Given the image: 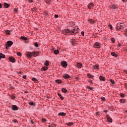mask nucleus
<instances>
[{
	"mask_svg": "<svg viewBox=\"0 0 127 127\" xmlns=\"http://www.w3.org/2000/svg\"><path fill=\"white\" fill-rule=\"evenodd\" d=\"M6 34H8V35H9V34H10V31H9V30H6Z\"/></svg>",
	"mask_w": 127,
	"mask_h": 127,
	"instance_id": "nucleus-43",
	"label": "nucleus"
},
{
	"mask_svg": "<svg viewBox=\"0 0 127 127\" xmlns=\"http://www.w3.org/2000/svg\"><path fill=\"white\" fill-rule=\"evenodd\" d=\"M95 115H96V116H99L100 115V113H99V112H96Z\"/></svg>",
	"mask_w": 127,
	"mask_h": 127,
	"instance_id": "nucleus-54",
	"label": "nucleus"
},
{
	"mask_svg": "<svg viewBox=\"0 0 127 127\" xmlns=\"http://www.w3.org/2000/svg\"><path fill=\"white\" fill-rule=\"evenodd\" d=\"M57 126V125L56 124H51V125H49L48 127H56Z\"/></svg>",
	"mask_w": 127,
	"mask_h": 127,
	"instance_id": "nucleus-35",
	"label": "nucleus"
},
{
	"mask_svg": "<svg viewBox=\"0 0 127 127\" xmlns=\"http://www.w3.org/2000/svg\"><path fill=\"white\" fill-rule=\"evenodd\" d=\"M75 79H76V80H79V77H75Z\"/></svg>",
	"mask_w": 127,
	"mask_h": 127,
	"instance_id": "nucleus-61",
	"label": "nucleus"
},
{
	"mask_svg": "<svg viewBox=\"0 0 127 127\" xmlns=\"http://www.w3.org/2000/svg\"><path fill=\"white\" fill-rule=\"evenodd\" d=\"M13 122H14L15 123H16V124L18 123V121L16 119H15L14 121H13Z\"/></svg>",
	"mask_w": 127,
	"mask_h": 127,
	"instance_id": "nucleus-48",
	"label": "nucleus"
},
{
	"mask_svg": "<svg viewBox=\"0 0 127 127\" xmlns=\"http://www.w3.org/2000/svg\"><path fill=\"white\" fill-rule=\"evenodd\" d=\"M109 117H110V115H109L108 114H106V118H107V119H108V118H109Z\"/></svg>",
	"mask_w": 127,
	"mask_h": 127,
	"instance_id": "nucleus-57",
	"label": "nucleus"
},
{
	"mask_svg": "<svg viewBox=\"0 0 127 127\" xmlns=\"http://www.w3.org/2000/svg\"><path fill=\"white\" fill-rule=\"evenodd\" d=\"M1 7H2V5L0 3V8H1Z\"/></svg>",
	"mask_w": 127,
	"mask_h": 127,
	"instance_id": "nucleus-60",
	"label": "nucleus"
},
{
	"mask_svg": "<svg viewBox=\"0 0 127 127\" xmlns=\"http://www.w3.org/2000/svg\"><path fill=\"white\" fill-rule=\"evenodd\" d=\"M13 44V42L11 41H8L7 42V44L6 45V48L7 49L8 47H10L11 45Z\"/></svg>",
	"mask_w": 127,
	"mask_h": 127,
	"instance_id": "nucleus-4",
	"label": "nucleus"
},
{
	"mask_svg": "<svg viewBox=\"0 0 127 127\" xmlns=\"http://www.w3.org/2000/svg\"><path fill=\"white\" fill-rule=\"evenodd\" d=\"M87 7H88V8H89V9H91L92 7H94V3H93V2L89 3L88 4Z\"/></svg>",
	"mask_w": 127,
	"mask_h": 127,
	"instance_id": "nucleus-9",
	"label": "nucleus"
},
{
	"mask_svg": "<svg viewBox=\"0 0 127 127\" xmlns=\"http://www.w3.org/2000/svg\"><path fill=\"white\" fill-rule=\"evenodd\" d=\"M109 27L110 28V29H113V25H112L111 24L109 25Z\"/></svg>",
	"mask_w": 127,
	"mask_h": 127,
	"instance_id": "nucleus-50",
	"label": "nucleus"
},
{
	"mask_svg": "<svg viewBox=\"0 0 127 127\" xmlns=\"http://www.w3.org/2000/svg\"><path fill=\"white\" fill-rule=\"evenodd\" d=\"M58 96L59 97L61 100H64V97H63V96H62V95H61V94H60V93H58Z\"/></svg>",
	"mask_w": 127,
	"mask_h": 127,
	"instance_id": "nucleus-21",
	"label": "nucleus"
},
{
	"mask_svg": "<svg viewBox=\"0 0 127 127\" xmlns=\"http://www.w3.org/2000/svg\"><path fill=\"white\" fill-rule=\"evenodd\" d=\"M5 58V55L2 53H0V59H4Z\"/></svg>",
	"mask_w": 127,
	"mask_h": 127,
	"instance_id": "nucleus-16",
	"label": "nucleus"
},
{
	"mask_svg": "<svg viewBox=\"0 0 127 127\" xmlns=\"http://www.w3.org/2000/svg\"><path fill=\"white\" fill-rule=\"evenodd\" d=\"M34 46H35V47H39V45H38V44L37 43H35L34 44Z\"/></svg>",
	"mask_w": 127,
	"mask_h": 127,
	"instance_id": "nucleus-45",
	"label": "nucleus"
},
{
	"mask_svg": "<svg viewBox=\"0 0 127 127\" xmlns=\"http://www.w3.org/2000/svg\"><path fill=\"white\" fill-rule=\"evenodd\" d=\"M29 105H30V106H35V103H34L33 102H29Z\"/></svg>",
	"mask_w": 127,
	"mask_h": 127,
	"instance_id": "nucleus-33",
	"label": "nucleus"
},
{
	"mask_svg": "<svg viewBox=\"0 0 127 127\" xmlns=\"http://www.w3.org/2000/svg\"><path fill=\"white\" fill-rule=\"evenodd\" d=\"M61 64L63 66V67H64V68H67V66H68V64H67V62L65 61H63Z\"/></svg>",
	"mask_w": 127,
	"mask_h": 127,
	"instance_id": "nucleus-5",
	"label": "nucleus"
},
{
	"mask_svg": "<svg viewBox=\"0 0 127 127\" xmlns=\"http://www.w3.org/2000/svg\"><path fill=\"white\" fill-rule=\"evenodd\" d=\"M33 56L34 57H36V56H38L39 55V52L36 51H34L32 52Z\"/></svg>",
	"mask_w": 127,
	"mask_h": 127,
	"instance_id": "nucleus-7",
	"label": "nucleus"
},
{
	"mask_svg": "<svg viewBox=\"0 0 127 127\" xmlns=\"http://www.w3.org/2000/svg\"><path fill=\"white\" fill-rule=\"evenodd\" d=\"M104 113H108V110H105L104 111Z\"/></svg>",
	"mask_w": 127,
	"mask_h": 127,
	"instance_id": "nucleus-59",
	"label": "nucleus"
},
{
	"mask_svg": "<svg viewBox=\"0 0 127 127\" xmlns=\"http://www.w3.org/2000/svg\"><path fill=\"white\" fill-rule=\"evenodd\" d=\"M99 79L100 81H106V77L102 75H100Z\"/></svg>",
	"mask_w": 127,
	"mask_h": 127,
	"instance_id": "nucleus-15",
	"label": "nucleus"
},
{
	"mask_svg": "<svg viewBox=\"0 0 127 127\" xmlns=\"http://www.w3.org/2000/svg\"><path fill=\"white\" fill-rule=\"evenodd\" d=\"M117 30H124L125 24L123 22H118L116 26Z\"/></svg>",
	"mask_w": 127,
	"mask_h": 127,
	"instance_id": "nucleus-2",
	"label": "nucleus"
},
{
	"mask_svg": "<svg viewBox=\"0 0 127 127\" xmlns=\"http://www.w3.org/2000/svg\"><path fill=\"white\" fill-rule=\"evenodd\" d=\"M21 39H22V40H25L26 41V40H27V38L24 36H21Z\"/></svg>",
	"mask_w": 127,
	"mask_h": 127,
	"instance_id": "nucleus-34",
	"label": "nucleus"
},
{
	"mask_svg": "<svg viewBox=\"0 0 127 127\" xmlns=\"http://www.w3.org/2000/svg\"><path fill=\"white\" fill-rule=\"evenodd\" d=\"M23 79H24L25 80L26 79V75H24L22 76Z\"/></svg>",
	"mask_w": 127,
	"mask_h": 127,
	"instance_id": "nucleus-49",
	"label": "nucleus"
},
{
	"mask_svg": "<svg viewBox=\"0 0 127 127\" xmlns=\"http://www.w3.org/2000/svg\"><path fill=\"white\" fill-rule=\"evenodd\" d=\"M3 5L5 8H8V7H9V6H10V4L6 2H4L3 3Z\"/></svg>",
	"mask_w": 127,
	"mask_h": 127,
	"instance_id": "nucleus-12",
	"label": "nucleus"
},
{
	"mask_svg": "<svg viewBox=\"0 0 127 127\" xmlns=\"http://www.w3.org/2000/svg\"><path fill=\"white\" fill-rule=\"evenodd\" d=\"M43 15H44L45 16H47V17H48V16H49V14L47 12H44L43 13Z\"/></svg>",
	"mask_w": 127,
	"mask_h": 127,
	"instance_id": "nucleus-31",
	"label": "nucleus"
},
{
	"mask_svg": "<svg viewBox=\"0 0 127 127\" xmlns=\"http://www.w3.org/2000/svg\"><path fill=\"white\" fill-rule=\"evenodd\" d=\"M55 18H58V17H59L58 15L55 14Z\"/></svg>",
	"mask_w": 127,
	"mask_h": 127,
	"instance_id": "nucleus-52",
	"label": "nucleus"
},
{
	"mask_svg": "<svg viewBox=\"0 0 127 127\" xmlns=\"http://www.w3.org/2000/svg\"><path fill=\"white\" fill-rule=\"evenodd\" d=\"M14 11H15V12H17V9L15 8L14 9Z\"/></svg>",
	"mask_w": 127,
	"mask_h": 127,
	"instance_id": "nucleus-58",
	"label": "nucleus"
},
{
	"mask_svg": "<svg viewBox=\"0 0 127 127\" xmlns=\"http://www.w3.org/2000/svg\"><path fill=\"white\" fill-rule=\"evenodd\" d=\"M123 2H127V0H122Z\"/></svg>",
	"mask_w": 127,
	"mask_h": 127,
	"instance_id": "nucleus-56",
	"label": "nucleus"
},
{
	"mask_svg": "<svg viewBox=\"0 0 127 127\" xmlns=\"http://www.w3.org/2000/svg\"><path fill=\"white\" fill-rule=\"evenodd\" d=\"M86 88L87 89H89V90H93V89H94L93 87H91L88 86L86 87Z\"/></svg>",
	"mask_w": 127,
	"mask_h": 127,
	"instance_id": "nucleus-42",
	"label": "nucleus"
},
{
	"mask_svg": "<svg viewBox=\"0 0 127 127\" xmlns=\"http://www.w3.org/2000/svg\"><path fill=\"white\" fill-rule=\"evenodd\" d=\"M59 116H61L63 117H65V116H66V113H64V112H60L58 114Z\"/></svg>",
	"mask_w": 127,
	"mask_h": 127,
	"instance_id": "nucleus-19",
	"label": "nucleus"
},
{
	"mask_svg": "<svg viewBox=\"0 0 127 127\" xmlns=\"http://www.w3.org/2000/svg\"><path fill=\"white\" fill-rule=\"evenodd\" d=\"M81 34L82 36H84V35H85V33H84V31H82Z\"/></svg>",
	"mask_w": 127,
	"mask_h": 127,
	"instance_id": "nucleus-51",
	"label": "nucleus"
},
{
	"mask_svg": "<svg viewBox=\"0 0 127 127\" xmlns=\"http://www.w3.org/2000/svg\"><path fill=\"white\" fill-rule=\"evenodd\" d=\"M101 100H102V101H105V100H106V98H105V97H101Z\"/></svg>",
	"mask_w": 127,
	"mask_h": 127,
	"instance_id": "nucleus-47",
	"label": "nucleus"
},
{
	"mask_svg": "<svg viewBox=\"0 0 127 127\" xmlns=\"http://www.w3.org/2000/svg\"><path fill=\"white\" fill-rule=\"evenodd\" d=\"M62 33L65 34V35H66L68 33H70L71 35H75L79 33V28H77L76 29H73L71 31L68 29H65L62 31Z\"/></svg>",
	"mask_w": 127,
	"mask_h": 127,
	"instance_id": "nucleus-1",
	"label": "nucleus"
},
{
	"mask_svg": "<svg viewBox=\"0 0 127 127\" xmlns=\"http://www.w3.org/2000/svg\"><path fill=\"white\" fill-rule=\"evenodd\" d=\"M9 60L10 62H11L12 63H15V59H14V57H10L9 58Z\"/></svg>",
	"mask_w": 127,
	"mask_h": 127,
	"instance_id": "nucleus-8",
	"label": "nucleus"
},
{
	"mask_svg": "<svg viewBox=\"0 0 127 127\" xmlns=\"http://www.w3.org/2000/svg\"><path fill=\"white\" fill-rule=\"evenodd\" d=\"M88 21L90 24H95V23L96 22L95 20H93L92 19H89Z\"/></svg>",
	"mask_w": 127,
	"mask_h": 127,
	"instance_id": "nucleus-6",
	"label": "nucleus"
},
{
	"mask_svg": "<svg viewBox=\"0 0 127 127\" xmlns=\"http://www.w3.org/2000/svg\"><path fill=\"white\" fill-rule=\"evenodd\" d=\"M70 42H71V44L73 46H74V45H75V44H76V41H75V40H74V39L71 40L70 41Z\"/></svg>",
	"mask_w": 127,
	"mask_h": 127,
	"instance_id": "nucleus-26",
	"label": "nucleus"
},
{
	"mask_svg": "<svg viewBox=\"0 0 127 127\" xmlns=\"http://www.w3.org/2000/svg\"><path fill=\"white\" fill-rule=\"evenodd\" d=\"M73 125H74V123L69 122L66 124V126H68V127H70L71 126H73Z\"/></svg>",
	"mask_w": 127,
	"mask_h": 127,
	"instance_id": "nucleus-30",
	"label": "nucleus"
},
{
	"mask_svg": "<svg viewBox=\"0 0 127 127\" xmlns=\"http://www.w3.org/2000/svg\"><path fill=\"white\" fill-rule=\"evenodd\" d=\"M111 40L112 43H115V42H116L115 38H111Z\"/></svg>",
	"mask_w": 127,
	"mask_h": 127,
	"instance_id": "nucleus-37",
	"label": "nucleus"
},
{
	"mask_svg": "<svg viewBox=\"0 0 127 127\" xmlns=\"http://www.w3.org/2000/svg\"><path fill=\"white\" fill-rule=\"evenodd\" d=\"M12 110H13V111H17L18 107H17L16 105H12Z\"/></svg>",
	"mask_w": 127,
	"mask_h": 127,
	"instance_id": "nucleus-14",
	"label": "nucleus"
},
{
	"mask_svg": "<svg viewBox=\"0 0 127 127\" xmlns=\"http://www.w3.org/2000/svg\"><path fill=\"white\" fill-rule=\"evenodd\" d=\"M48 69V66H44L41 68V71H46Z\"/></svg>",
	"mask_w": 127,
	"mask_h": 127,
	"instance_id": "nucleus-22",
	"label": "nucleus"
},
{
	"mask_svg": "<svg viewBox=\"0 0 127 127\" xmlns=\"http://www.w3.org/2000/svg\"><path fill=\"white\" fill-rule=\"evenodd\" d=\"M24 93H25V94H27V93H28V91H24Z\"/></svg>",
	"mask_w": 127,
	"mask_h": 127,
	"instance_id": "nucleus-63",
	"label": "nucleus"
},
{
	"mask_svg": "<svg viewBox=\"0 0 127 127\" xmlns=\"http://www.w3.org/2000/svg\"><path fill=\"white\" fill-rule=\"evenodd\" d=\"M44 65L46 66H49V62H48V61H46L44 63Z\"/></svg>",
	"mask_w": 127,
	"mask_h": 127,
	"instance_id": "nucleus-27",
	"label": "nucleus"
},
{
	"mask_svg": "<svg viewBox=\"0 0 127 127\" xmlns=\"http://www.w3.org/2000/svg\"><path fill=\"white\" fill-rule=\"evenodd\" d=\"M32 81H33L34 82H37V79H36L35 77H33L32 78Z\"/></svg>",
	"mask_w": 127,
	"mask_h": 127,
	"instance_id": "nucleus-39",
	"label": "nucleus"
},
{
	"mask_svg": "<svg viewBox=\"0 0 127 127\" xmlns=\"http://www.w3.org/2000/svg\"><path fill=\"white\" fill-rule=\"evenodd\" d=\"M55 82L57 84H62V80L61 79H56Z\"/></svg>",
	"mask_w": 127,
	"mask_h": 127,
	"instance_id": "nucleus-17",
	"label": "nucleus"
},
{
	"mask_svg": "<svg viewBox=\"0 0 127 127\" xmlns=\"http://www.w3.org/2000/svg\"><path fill=\"white\" fill-rule=\"evenodd\" d=\"M120 103L121 104H126V99H121L119 100Z\"/></svg>",
	"mask_w": 127,
	"mask_h": 127,
	"instance_id": "nucleus-18",
	"label": "nucleus"
},
{
	"mask_svg": "<svg viewBox=\"0 0 127 127\" xmlns=\"http://www.w3.org/2000/svg\"><path fill=\"white\" fill-rule=\"evenodd\" d=\"M42 121L43 122H43H44V123H45V122H47V120H46V119H45V118H42Z\"/></svg>",
	"mask_w": 127,
	"mask_h": 127,
	"instance_id": "nucleus-40",
	"label": "nucleus"
},
{
	"mask_svg": "<svg viewBox=\"0 0 127 127\" xmlns=\"http://www.w3.org/2000/svg\"><path fill=\"white\" fill-rule=\"evenodd\" d=\"M63 78L64 79H69V78H70V75L68 74L65 73L63 75Z\"/></svg>",
	"mask_w": 127,
	"mask_h": 127,
	"instance_id": "nucleus-13",
	"label": "nucleus"
},
{
	"mask_svg": "<svg viewBox=\"0 0 127 127\" xmlns=\"http://www.w3.org/2000/svg\"><path fill=\"white\" fill-rule=\"evenodd\" d=\"M82 66H83V64L81 63H78L77 64V68H81Z\"/></svg>",
	"mask_w": 127,
	"mask_h": 127,
	"instance_id": "nucleus-25",
	"label": "nucleus"
},
{
	"mask_svg": "<svg viewBox=\"0 0 127 127\" xmlns=\"http://www.w3.org/2000/svg\"><path fill=\"white\" fill-rule=\"evenodd\" d=\"M46 2L48 4H50L51 3V0H46Z\"/></svg>",
	"mask_w": 127,
	"mask_h": 127,
	"instance_id": "nucleus-36",
	"label": "nucleus"
},
{
	"mask_svg": "<svg viewBox=\"0 0 127 127\" xmlns=\"http://www.w3.org/2000/svg\"><path fill=\"white\" fill-rule=\"evenodd\" d=\"M17 56H19L20 57H21V53L20 52H17Z\"/></svg>",
	"mask_w": 127,
	"mask_h": 127,
	"instance_id": "nucleus-41",
	"label": "nucleus"
},
{
	"mask_svg": "<svg viewBox=\"0 0 127 127\" xmlns=\"http://www.w3.org/2000/svg\"><path fill=\"white\" fill-rule=\"evenodd\" d=\"M10 97L11 98L12 100H14V99H15V96L14 95H12L10 96Z\"/></svg>",
	"mask_w": 127,
	"mask_h": 127,
	"instance_id": "nucleus-46",
	"label": "nucleus"
},
{
	"mask_svg": "<svg viewBox=\"0 0 127 127\" xmlns=\"http://www.w3.org/2000/svg\"><path fill=\"white\" fill-rule=\"evenodd\" d=\"M110 82L112 84H113L114 85V84H115V81L113 79H111L110 80Z\"/></svg>",
	"mask_w": 127,
	"mask_h": 127,
	"instance_id": "nucleus-44",
	"label": "nucleus"
},
{
	"mask_svg": "<svg viewBox=\"0 0 127 127\" xmlns=\"http://www.w3.org/2000/svg\"><path fill=\"white\" fill-rule=\"evenodd\" d=\"M110 8H111V9H114L116 10L117 9V8H118V6H117L116 4H113L112 5H111L110 6Z\"/></svg>",
	"mask_w": 127,
	"mask_h": 127,
	"instance_id": "nucleus-10",
	"label": "nucleus"
},
{
	"mask_svg": "<svg viewBox=\"0 0 127 127\" xmlns=\"http://www.w3.org/2000/svg\"><path fill=\"white\" fill-rule=\"evenodd\" d=\"M54 54H55L56 55L59 54V51H58V50H55L54 51Z\"/></svg>",
	"mask_w": 127,
	"mask_h": 127,
	"instance_id": "nucleus-32",
	"label": "nucleus"
},
{
	"mask_svg": "<svg viewBox=\"0 0 127 127\" xmlns=\"http://www.w3.org/2000/svg\"><path fill=\"white\" fill-rule=\"evenodd\" d=\"M125 72L127 73V70H125Z\"/></svg>",
	"mask_w": 127,
	"mask_h": 127,
	"instance_id": "nucleus-64",
	"label": "nucleus"
},
{
	"mask_svg": "<svg viewBox=\"0 0 127 127\" xmlns=\"http://www.w3.org/2000/svg\"><path fill=\"white\" fill-rule=\"evenodd\" d=\"M120 96L121 97V98H125V94L124 93H120Z\"/></svg>",
	"mask_w": 127,
	"mask_h": 127,
	"instance_id": "nucleus-38",
	"label": "nucleus"
},
{
	"mask_svg": "<svg viewBox=\"0 0 127 127\" xmlns=\"http://www.w3.org/2000/svg\"><path fill=\"white\" fill-rule=\"evenodd\" d=\"M121 46H122V44L119 43L118 44V47H121Z\"/></svg>",
	"mask_w": 127,
	"mask_h": 127,
	"instance_id": "nucleus-55",
	"label": "nucleus"
},
{
	"mask_svg": "<svg viewBox=\"0 0 127 127\" xmlns=\"http://www.w3.org/2000/svg\"><path fill=\"white\" fill-rule=\"evenodd\" d=\"M107 121L109 122V123H113V119L110 117H107Z\"/></svg>",
	"mask_w": 127,
	"mask_h": 127,
	"instance_id": "nucleus-29",
	"label": "nucleus"
},
{
	"mask_svg": "<svg viewBox=\"0 0 127 127\" xmlns=\"http://www.w3.org/2000/svg\"><path fill=\"white\" fill-rule=\"evenodd\" d=\"M93 68L94 69V70H98L99 69V65L98 64H95L94 65H93Z\"/></svg>",
	"mask_w": 127,
	"mask_h": 127,
	"instance_id": "nucleus-20",
	"label": "nucleus"
},
{
	"mask_svg": "<svg viewBox=\"0 0 127 127\" xmlns=\"http://www.w3.org/2000/svg\"><path fill=\"white\" fill-rule=\"evenodd\" d=\"M89 83H92V80H88Z\"/></svg>",
	"mask_w": 127,
	"mask_h": 127,
	"instance_id": "nucleus-62",
	"label": "nucleus"
},
{
	"mask_svg": "<svg viewBox=\"0 0 127 127\" xmlns=\"http://www.w3.org/2000/svg\"><path fill=\"white\" fill-rule=\"evenodd\" d=\"M112 56H114V57H118V54H117L115 52H112L111 53Z\"/></svg>",
	"mask_w": 127,
	"mask_h": 127,
	"instance_id": "nucleus-24",
	"label": "nucleus"
},
{
	"mask_svg": "<svg viewBox=\"0 0 127 127\" xmlns=\"http://www.w3.org/2000/svg\"><path fill=\"white\" fill-rule=\"evenodd\" d=\"M101 45H102V44L100 43V42H96L94 43L93 47L94 48L100 49V48H101Z\"/></svg>",
	"mask_w": 127,
	"mask_h": 127,
	"instance_id": "nucleus-3",
	"label": "nucleus"
},
{
	"mask_svg": "<svg viewBox=\"0 0 127 127\" xmlns=\"http://www.w3.org/2000/svg\"><path fill=\"white\" fill-rule=\"evenodd\" d=\"M32 52H27V57H28L29 58H31L32 57Z\"/></svg>",
	"mask_w": 127,
	"mask_h": 127,
	"instance_id": "nucleus-11",
	"label": "nucleus"
},
{
	"mask_svg": "<svg viewBox=\"0 0 127 127\" xmlns=\"http://www.w3.org/2000/svg\"><path fill=\"white\" fill-rule=\"evenodd\" d=\"M29 2L31 3V2H33V0H28Z\"/></svg>",
	"mask_w": 127,
	"mask_h": 127,
	"instance_id": "nucleus-53",
	"label": "nucleus"
},
{
	"mask_svg": "<svg viewBox=\"0 0 127 127\" xmlns=\"http://www.w3.org/2000/svg\"><path fill=\"white\" fill-rule=\"evenodd\" d=\"M62 92H63V93H64V94H66V93H67L68 90H67L66 88H63L62 89Z\"/></svg>",
	"mask_w": 127,
	"mask_h": 127,
	"instance_id": "nucleus-23",
	"label": "nucleus"
},
{
	"mask_svg": "<svg viewBox=\"0 0 127 127\" xmlns=\"http://www.w3.org/2000/svg\"><path fill=\"white\" fill-rule=\"evenodd\" d=\"M87 77L90 79H93V78H94V76L91 75L90 73L87 74Z\"/></svg>",
	"mask_w": 127,
	"mask_h": 127,
	"instance_id": "nucleus-28",
	"label": "nucleus"
}]
</instances>
